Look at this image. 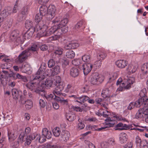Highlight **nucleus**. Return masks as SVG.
Returning a JSON list of instances; mask_svg holds the SVG:
<instances>
[{"instance_id":"1","label":"nucleus","mask_w":148,"mask_h":148,"mask_svg":"<svg viewBox=\"0 0 148 148\" xmlns=\"http://www.w3.org/2000/svg\"><path fill=\"white\" fill-rule=\"evenodd\" d=\"M38 49V46L36 44L32 45L31 47L23 51L17 58V61L19 63H21L25 61L28 56H31L30 51L36 52Z\"/></svg>"},{"instance_id":"2","label":"nucleus","mask_w":148,"mask_h":148,"mask_svg":"<svg viewBox=\"0 0 148 148\" xmlns=\"http://www.w3.org/2000/svg\"><path fill=\"white\" fill-rule=\"evenodd\" d=\"M53 81L55 86H56L53 90V92L57 94H60L61 91L64 89L65 86L64 83L61 82V78L59 76L55 77Z\"/></svg>"},{"instance_id":"3","label":"nucleus","mask_w":148,"mask_h":148,"mask_svg":"<svg viewBox=\"0 0 148 148\" xmlns=\"http://www.w3.org/2000/svg\"><path fill=\"white\" fill-rule=\"evenodd\" d=\"M43 68L41 66L35 75H32L31 76V81H34L37 80L38 83L39 81H41L45 78V76L43 74L45 69H43Z\"/></svg>"},{"instance_id":"4","label":"nucleus","mask_w":148,"mask_h":148,"mask_svg":"<svg viewBox=\"0 0 148 148\" xmlns=\"http://www.w3.org/2000/svg\"><path fill=\"white\" fill-rule=\"evenodd\" d=\"M91 84L93 85H98L103 81V77L97 73H93L90 79Z\"/></svg>"},{"instance_id":"5","label":"nucleus","mask_w":148,"mask_h":148,"mask_svg":"<svg viewBox=\"0 0 148 148\" xmlns=\"http://www.w3.org/2000/svg\"><path fill=\"white\" fill-rule=\"evenodd\" d=\"M10 38L12 41L16 42L18 44H22L23 43L20 37L19 31L17 30H14L11 32Z\"/></svg>"},{"instance_id":"6","label":"nucleus","mask_w":148,"mask_h":148,"mask_svg":"<svg viewBox=\"0 0 148 148\" xmlns=\"http://www.w3.org/2000/svg\"><path fill=\"white\" fill-rule=\"evenodd\" d=\"M35 92L37 93H38L41 95H44L46 99L49 101H52L54 100L55 95H61L62 93L60 94H57L56 93L53 92V94H50L49 95H45V91L43 90L40 89L39 88L36 89L35 90Z\"/></svg>"},{"instance_id":"7","label":"nucleus","mask_w":148,"mask_h":148,"mask_svg":"<svg viewBox=\"0 0 148 148\" xmlns=\"http://www.w3.org/2000/svg\"><path fill=\"white\" fill-rule=\"evenodd\" d=\"M135 79L133 77H130L127 81L126 85L125 86L122 85L121 87L118 88L117 90V92L118 91H122L123 88L128 89L131 87L132 85L134 83Z\"/></svg>"},{"instance_id":"8","label":"nucleus","mask_w":148,"mask_h":148,"mask_svg":"<svg viewBox=\"0 0 148 148\" xmlns=\"http://www.w3.org/2000/svg\"><path fill=\"white\" fill-rule=\"evenodd\" d=\"M56 9L53 5H50L48 8V13L47 18L48 20H50L53 18L55 15Z\"/></svg>"},{"instance_id":"9","label":"nucleus","mask_w":148,"mask_h":148,"mask_svg":"<svg viewBox=\"0 0 148 148\" xmlns=\"http://www.w3.org/2000/svg\"><path fill=\"white\" fill-rule=\"evenodd\" d=\"M60 67L58 65H56L54 68L52 69H47L46 71V72H47L48 73L47 75L55 76L58 74L60 72Z\"/></svg>"},{"instance_id":"10","label":"nucleus","mask_w":148,"mask_h":148,"mask_svg":"<svg viewBox=\"0 0 148 148\" xmlns=\"http://www.w3.org/2000/svg\"><path fill=\"white\" fill-rule=\"evenodd\" d=\"M106 124L108 126L106 127H101L96 129L95 130L97 131H101L102 130L105 129L109 127H112L113 126L116 121L114 120H111L110 118H108L105 120Z\"/></svg>"},{"instance_id":"11","label":"nucleus","mask_w":148,"mask_h":148,"mask_svg":"<svg viewBox=\"0 0 148 148\" xmlns=\"http://www.w3.org/2000/svg\"><path fill=\"white\" fill-rule=\"evenodd\" d=\"M146 97L144 98L139 99L135 102L133 103L134 104L136 107H139L142 105L146 106L148 104V99H146Z\"/></svg>"},{"instance_id":"12","label":"nucleus","mask_w":148,"mask_h":148,"mask_svg":"<svg viewBox=\"0 0 148 148\" xmlns=\"http://www.w3.org/2000/svg\"><path fill=\"white\" fill-rule=\"evenodd\" d=\"M12 93L13 98L15 100H16L20 98L21 100H22V91L14 88L12 90Z\"/></svg>"},{"instance_id":"13","label":"nucleus","mask_w":148,"mask_h":148,"mask_svg":"<svg viewBox=\"0 0 148 148\" xmlns=\"http://www.w3.org/2000/svg\"><path fill=\"white\" fill-rule=\"evenodd\" d=\"M79 44L74 42H69L65 44L64 47L66 50L73 49L77 48L79 46Z\"/></svg>"},{"instance_id":"14","label":"nucleus","mask_w":148,"mask_h":148,"mask_svg":"<svg viewBox=\"0 0 148 148\" xmlns=\"http://www.w3.org/2000/svg\"><path fill=\"white\" fill-rule=\"evenodd\" d=\"M35 135L34 134L29 135V136H26L24 137V140H23L22 138H20L21 143L22 142L25 141V145H29L31 143L32 140L35 139Z\"/></svg>"},{"instance_id":"15","label":"nucleus","mask_w":148,"mask_h":148,"mask_svg":"<svg viewBox=\"0 0 148 148\" xmlns=\"http://www.w3.org/2000/svg\"><path fill=\"white\" fill-rule=\"evenodd\" d=\"M83 56H82V60L79 59H75L72 61V64L74 65L78 66L80 70H83V64L82 61Z\"/></svg>"},{"instance_id":"16","label":"nucleus","mask_w":148,"mask_h":148,"mask_svg":"<svg viewBox=\"0 0 148 148\" xmlns=\"http://www.w3.org/2000/svg\"><path fill=\"white\" fill-rule=\"evenodd\" d=\"M49 28V27L46 25H44L42 26H40L39 24L36 25V27H34L36 29L35 32L40 31L41 35H42L44 34L45 32L46 31V30Z\"/></svg>"},{"instance_id":"17","label":"nucleus","mask_w":148,"mask_h":148,"mask_svg":"<svg viewBox=\"0 0 148 148\" xmlns=\"http://www.w3.org/2000/svg\"><path fill=\"white\" fill-rule=\"evenodd\" d=\"M118 67L121 69H123L127 65L128 62L125 60H119L115 62Z\"/></svg>"},{"instance_id":"18","label":"nucleus","mask_w":148,"mask_h":148,"mask_svg":"<svg viewBox=\"0 0 148 148\" xmlns=\"http://www.w3.org/2000/svg\"><path fill=\"white\" fill-rule=\"evenodd\" d=\"M42 135L44 138L48 139L51 138L52 136L51 132L49 131L47 128H44L42 129Z\"/></svg>"},{"instance_id":"19","label":"nucleus","mask_w":148,"mask_h":148,"mask_svg":"<svg viewBox=\"0 0 148 148\" xmlns=\"http://www.w3.org/2000/svg\"><path fill=\"white\" fill-rule=\"evenodd\" d=\"M137 68L138 65L137 64H130L128 65L126 70L130 73H133L136 72Z\"/></svg>"},{"instance_id":"20","label":"nucleus","mask_w":148,"mask_h":148,"mask_svg":"<svg viewBox=\"0 0 148 148\" xmlns=\"http://www.w3.org/2000/svg\"><path fill=\"white\" fill-rule=\"evenodd\" d=\"M58 27H59V26H57V25L53 26L47 31H46V32H45L44 34H43L42 36H48L53 33H54V34L56 30V29H57V28H58Z\"/></svg>"},{"instance_id":"21","label":"nucleus","mask_w":148,"mask_h":148,"mask_svg":"<svg viewBox=\"0 0 148 148\" xmlns=\"http://www.w3.org/2000/svg\"><path fill=\"white\" fill-rule=\"evenodd\" d=\"M60 136L61 140L62 141L66 142L69 140L70 134L68 132L64 131L62 132Z\"/></svg>"},{"instance_id":"22","label":"nucleus","mask_w":148,"mask_h":148,"mask_svg":"<svg viewBox=\"0 0 148 148\" xmlns=\"http://www.w3.org/2000/svg\"><path fill=\"white\" fill-rule=\"evenodd\" d=\"M12 13V8L10 7H8L4 10L1 12L3 18H6L10 15Z\"/></svg>"},{"instance_id":"23","label":"nucleus","mask_w":148,"mask_h":148,"mask_svg":"<svg viewBox=\"0 0 148 148\" xmlns=\"http://www.w3.org/2000/svg\"><path fill=\"white\" fill-rule=\"evenodd\" d=\"M92 65L89 63H84V75H87L91 71Z\"/></svg>"},{"instance_id":"24","label":"nucleus","mask_w":148,"mask_h":148,"mask_svg":"<svg viewBox=\"0 0 148 148\" xmlns=\"http://www.w3.org/2000/svg\"><path fill=\"white\" fill-rule=\"evenodd\" d=\"M70 75L73 77H75L79 75V71L78 69L75 67H73L70 70Z\"/></svg>"},{"instance_id":"25","label":"nucleus","mask_w":148,"mask_h":148,"mask_svg":"<svg viewBox=\"0 0 148 148\" xmlns=\"http://www.w3.org/2000/svg\"><path fill=\"white\" fill-rule=\"evenodd\" d=\"M30 80L31 81L33 82L32 83L30 84H28L27 86V87L31 91L35 90V89L36 88V85L38 84L39 83L40 81H39L38 82L37 80L32 81H31V79H30Z\"/></svg>"},{"instance_id":"26","label":"nucleus","mask_w":148,"mask_h":148,"mask_svg":"<svg viewBox=\"0 0 148 148\" xmlns=\"http://www.w3.org/2000/svg\"><path fill=\"white\" fill-rule=\"evenodd\" d=\"M48 8L45 5H42L40 6L39 9V13L44 16L46 15L48 13Z\"/></svg>"},{"instance_id":"27","label":"nucleus","mask_w":148,"mask_h":148,"mask_svg":"<svg viewBox=\"0 0 148 148\" xmlns=\"http://www.w3.org/2000/svg\"><path fill=\"white\" fill-rule=\"evenodd\" d=\"M28 29V30L24 35L25 39H29L32 36L34 32L36 30V29H34L33 28Z\"/></svg>"},{"instance_id":"28","label":"nucleus","mask_w":148,"mask_h":148,"mask_svg":"<svg viewBox=\"0 0 148 148\" xmlns=\"http://www.w3.org/2000/svg\"><path fill=\"white\" fill-rule=\"evenodd\" d=\"M127 134L125 133L124 132L121 133L119 137L120 143L122 144L125 143L127 139Z\"/></svg>"},{"instance_id":"29","label":"nucleus","mask_w":148,"mask_h":148,"mask_svg":"<svg viewBox=\"0 0 148 148\" xmlns=\"http://www.w3.org/2000/svg\"><path fill=\"white\" fill-rule=\"evenodd\" d=\"M31 131L30 128L28 127H27L25 130V132H21L19 136V138H22L23 140H24V137L26 136H29L28 134Z\"/></svg>"},{"instance_id":"30","label":"nucleus","mask_w":148,"mask_h":148,"mask_svg":"<svg viewBox=\"0 0 148 148\" xmlns=\"http://www.w3.org/2000/svg\"><path fill=\"white\" fill-rule=\"evenodd\" d=\"M43 87H53L55 86L53 81L47 79L46 81L42 83Z\"/></svg>"},{"instance_id":"31","label":"nucleus","mask_w":148,"mask_h":148,"mask_svg":"<svg viewBox=\"0 0 148 148\" xmlns=\"http://www.w3.org/2000/svg\"><path fill=\"white\" fill-rule=\"evenodd\" d=\"M66 117L67 119L69 121H73L76 118V116L75 114L72 112L66 113Z\"/></svg>"},{"instance_id":"32","label":"nucleus","mask_w":148,"mask_h":148,"mask_svg":"<svg viewBox=\"0 0 148 148\" xmlns=\"http://www.w3.org/2000/svg\"><path fill=\"white\" fill-rule=\"evenodd\" d=\"M25 27L27 29H30L32 28H33L34 29H36L34 27V24L33 22L29 20H27L25 23Z\"/></svg>"},{"instance_id":"33","label":"nucleus","mask_w":148,"mask_h":148,"mask_svg":"<svg viewBox=\"0 0 148 148\" xmlns=\"http://www.w3.org/2000/svg\"><path fill=\"white\" fill-rule=\"evenodd\" d=\"M35 135V138H36V140L37 142H38L40 143H42L46 140L45 138H44L43 136H40V134H34Z\"/></svg>"},{"instance_id":"34","label":"nucleus","mask_w":148,"mask_h":148,"mask_svg":"<svg viewBox=\"0 0 148 148\" xmlns=\"http://www.w3.org/2000/svg\"><path fill=\"white\" fill-rule=\"evenodd\" d=\"M145 113V112H143V110H139L136 113L135 117L137 119L144 118Z\"/></svg>"},{"instance_id":"35","label":"nucleus","mask_w":148,"mask_h":148,"mask_svg":"<svg viewBox=\"0 0 148 148\" xmlns=\"http://www.w3.org/2000/svg\"><path fill=\"white\" fill-rule=\"evenodd\" d=\"M68 22V19L66 18H63L61 19L60 23L57 25L59 26V27L62 28L63 27L65 26Z\"/></svg>"},{"instance_id":"36","label":"nucleus","mask_w":148,"mask_h":148,"mask_svg":"<svg viewBox=\"0 0 148 148\" xmlns=\"http://www.w3.org/2000/svg\"><path fill=\"white\" fill-rule=\"evenodd\" d=\"M107 55L106 53L103 52H100L98 54L97 56V59L98 60H102L105 59L107 57Z\"/></svg>"},{"instance_id":"37","label":"nucleus","mask_w":148,"mask_h":148,"mask_svg":"<svg viewBox=\"0 0 148 148\" xmlns=\"http://www.w3.org/2000/svg\"><path fill=\"white\" fill-rule=\"evenodd\" d=\"M75 52L72 50H69L66 53V56L68 58L73 59L75 56Z\"/></svg>"},{"instance_id":"38","label":"nucleus","mask_w":148,"mask_h":148,"mask_svg":"<svg viewBox=\"0 0 148 148\" xmlns=\"http://www.w3.org/2000/svg\"><path fill=\"white\" fill-rule=\"evenodd\" d=\"M110 92L108 88H106L103 90L102 93V96L104 98L109 97Z\"/></svg>"},{"instance_id":"39","label":"nucleus","mask_w":148,"mask_h":148,"mask_svg":"<svg viewBox=\"0 0 148 148\" xmlns=\"http://www.w3.org/2000/svg\"><path fill=\"white\" fill-rule=\"evenodd\" d=\"M21 143V139L18 137L16 141H15L11 144V146L12 148H18L19 145V143Z\"/></svg>"},{"instance_id":"40","label":"nucleus","mask_w":148,"mask_h":148,"mask_svg":"<svg viewBox=\"0 0 148 148\" xmlns=\"http://www.w3.org/2000/svg\"><path fill=\"white\" fill-rule=\"evenodd\" d=\"M25 104L26 108L27 109L31 108L33 106L32 102L29 100H28L25 101Z\"/></svg>"},{"instance_id":"41","label":"nucleus","mask_w":148,"mask_h":148,"mask_svg":"<svg viewBox=\"0 0 148 148\" xmlns=\"http://www.w3.org/2000/svg\"><path fill=\"white\" fill-rule=\"evenodd\" d=\"M53 133L55 136L56 137L59 136L61 133L60 128L58 127L55 128L53 130Z\"/></svg>"},{"instance_id":"42","label":"nucleus","mask_w":148,"mask_h":148,"mask_svg":"<svg viewBox=\"0 0 148 148\" xmlns=\"http://www.w3.org/2000/svg\"><path fill=\"white\" fill-rule=\"evenodd\" d=\"M22 79L24 82L27 81L26 78L25 76H23L18 73H15L14 79Z\"/></svg>"},{"instance_id":"43","label":"nucleus","mask_w":148,"mask_h":148,"mask_svg":"<svg viewBox=\"0 0 148 148\" xmlns=\"http://www.w3.org/2000/svg\"><path fill=\"white\" fill-rule=\"evenodd\" d=\"M55 53L56 54L61 55L62 54L63 49L61 47H58L54 49Z\"/></svg>"},{"instance_id":"44","label":"nucleus","mask_w":148,"mask_h":148,"mask_svg":"<svg viewBox=\"0 0 148 148\" xmlns=\"http://www.w3.org/2000/svg\"><path fill=\"white\" fill-rule=\"evenodd\" d=\"M29 7L27 5H26L23 7L21 10V14L23 15H25L28 14Z\"/></svg>"},{"instance_id":"45","label":"nucleus","mask_w":148,"mask_h":148,"mask_svg":"<svg viewBox=\"0 0 148 148\" xmlns=\"http://www.w3.org/2000/svg\"><path fill=\"white\" fill-rule=\"evenodd\" d=\"M14 131L13 132L12 131L8 130V138L9 140L11 139L12 140H14L15 138L14 136Z\"/></svg>"},{"instance_id":"46","label":"nucleus","mask_w":148,"mask_h":148,"mask_svg":"<svg viewBox=\"0 0 148 148\" xmlns=\"http://www.w3.org/2000/svg\"><path fill=\"white\" fill-rule=\"evenodd\" d=\"M44 16L41 14L40 13H37L35 16V20L36 22H40Z\"/></svg>"},{"instance_id":"47","label":"nucleus","mask_w":148,"mask_h":148,"mask_svg":"<svg viewBox=\"0 0 148 148\" xmlns=\"http://www.w3.org/2000/svg\"><path fill=\"white\" fill-rule=\"evenodd\" d=\"M144 140H142L138 136L136 138L135 142L137 146H140L142 145V142Z\"/></svg>"},{"instance_id":"48","label":"nucleus","mask_w":148,"mask_h":148,"mask_svg":"<svg viewBox=\"0 0 148 148\" xmlns=\"http://www.w3.org/2000/svg\"><path fill=\"white\" fill-rule=\"evenodd\" d=\"M55 64V61L52 59H51L49 60L48 62V66L49 68H51L54 66Z\"/></svg>"},{"instance_id":"49","label":"nucleus","mask_w":148,"mask_h":148,"mask_svg":"<svg viewBox=\"0 0 148 148\" xmlns=\"http://www.w3.org/2000/svg\"><path fill=\"white\" fill-rule=\"evenodd\" d=\"M61 27H58L56 29V30L55 32L54 35L58 36L61 37V34H62V31L61 30Z\"/></svg>"},{"instance_id":"50","label":"nucleus","mask_w":148,"mask_h":148,"mask_svg":"<svg viewBox=\"0 0 148 148\" xmlns=\"http://www.w3.org/2000/svg\"><path fill=\"white\" fill-rule=\"evenodd\" d=\"M78 121L79 123L78 124L77 128L78 130H80L83 129V123L81 119H78Z\"/></svg>"},{"instance_id":"51","label":"nucleus","mask_w":148,"mask_h":148,"mask_svg":"<svg viewBox=\"0 0 148 148\" xmlns=\"http://www.w3.org/2000/svg\"><path fill=\"white\" fill-rule=\"evenodd\" d=\"M117 77V75L116 73H112L110 75V77L109 79V81L108 82V83L109 82H110L114 80Z\"/></svg>"},{"instance_id":"52","label":"nucleus","mask_w":148,"mask_h":148,"mask_svg":"<svg viewBox=\"0 0 148 148\" xmlns=\"http://www.w3.org/2000/svg\"><path fill=\"white\" fill-rule=\"evenodd\" d=\"M91 58L89 55H84V62L89 63L90 60Z\"/></svg>"},{"instance_id":"53","label":"nucleus","mask_w":148,"mask_h":148,"mask_svg":"<svg viewBox=\"0 0 148 148\" xmlns=\"http://www.w3.org/2000/svg\"><path fill=\"white\" fill-rule=\"evenodd\" d=\"M141 70L146 73L148 70V63L144 64L141 67Z\"/></svg>"},{"instance_id":"54","label":"nucleus","mask_w":148,"mask_h":148,"mask_svg":"<svg viewBox=\"0 0 148 148\" xmlns=\"http://www.w3.org/2000/svg\"><path fill=\"white\" fill-rule=\"evenodd\" d=\"M94 65L97 68L100 67L102 65V60H99L95 61L94 63Z\"/></svg>"},{"instance_id":"55","label":"nucleus","mask_w":148,"mask_h":148,"mask_svg":"<svg viewBox=\"0 0 148 148\" xmlns=\"http://www.w3.org/2000/svg\"><path fill=\"white\" fill-rule=\"evenodd\" d=\"M139 147L140 148H148V143L146 140H144Z\"/></svg>"},{"instance_id":"56","label":"nucleus","mask_w":148,"mask_h":148,"mask_svg":"<svg viewBox=\"0 0 148 148\" xmlns=\"http://www.w3.org/2000/svg\"><path fill=\"white\" fill-rule=\"evenodd\" d=\"M127 82L125 83L124 82L123 80H122V79L121 78H119L116 82V85L118 86L120 85L121 84L122 85H123L125 84Z\"/></svg>"},{"instance_id":"57","label":"nucleus","mask_w":148,"mask_h":148,"mask_svg":"<svg viewBox=\"0 0 148 148\" xmlns=\"http://www.w3.org/2000/svg\"><path fill=\"white\" fill-rule=\"evenodd\" d=\"M129 128V126L126 124H123L122 125V128H119L116 129V130H127Z\"/></svg>"},{"instance_id":"58","label":"nucleus","mask_w":148,"mask_h":148,"mask_svg":"<svg viewBox=\"0 0 148 148\" xmlns=\"http://www.w3.org/2000/svg\"><path fill=\"white\" fill-rule=\"evenodd\" d=\"M145 90H143L140 91V97H141L140 98H144V97L145 98V97H146V99H148L147 97L145 96Z\"/></svg>"},{"instance_id":"59","label":"nucleus","mask_w":148,"mask_h":148,"mask_svg":"<svg viewBox=\"0 0 148 148\" xmlns=\"http://www.w3.org/2000/svg\"><path fill=\"white\" fill-rule=\"evenodd\" d=\"M39 103L40 107L42 108L45 107L46 105L45 99H40L39 100Z\"/></svg>"},{"instance_id":"60","label":"nucleus","mask_w":148,"mask_h":148,"mask_svg":"<svg viewBox=\"0 0 148 148\" xmlns=\"http://www.w3.org/2000/svg\"><path fill=\"white\" fill-rule=\"evenodd\" d=\"M73 110L77 112H81L82 111V109L80 108L79 107L76 106H73L71 108Z\"/></svg>"},{"instance_id":"61","label":"nucleus","mask_w":148,"mask_h":148,"mask_svg":"<svg viewBox=\"0 0 148 148\" xmlns=\"http://www.w3.org/2000/svg\"><path fill=\"white\" fill-rule=\"evenodd\" d=\"M1 67L2 69L7 70L10 71V69H9V68L8 66V64L7 63L2 64Z\"/></svg>"},{"instance_id":"62","label":"nucleus","mask_w":148,"mask_h":148,"mask_svg":"<svg viewBox=\"0 0 148 148\" xmlns=\"http://www.w3.org/2000/svg\"><path fill=\"white\" fill-rule=\"evenodd\" d=\"M40 48L41 50L43 51H46L48 49V46L46 44H43L41 45Z\"/></svg>"},{"instance_id":"63","label":"nucleus","mask_w":148,"mask_h":148,"mask_svg":"<svg viewBox=\"0 0 148 148\" xmlns=\"http://www.w3.org/2000/svg\"><path fill=\"white\" fill-rule=\"evenodd\" d=\"M83 24V22L82 21H80L75 26V28L76 29H77L81 27Z\"/></svg>"},{"instance_id":"64","label":"nucleus","mask_w":148,"mask_h":148,"mask_svg":"<svg viewBox=\"0 0 148 148\" xmlns=\"http://www.w3.org/2000/svg\"><path fill=\"white\" fill-rule=\"evenodd\" d=\"M72 90V86L71 85L69 84L68 85L67 87L65 90L66 92H71Z\"/></svg>"}]
</instances>
